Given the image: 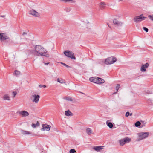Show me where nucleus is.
<instances>
[{
    "label": "nucleus",
    "mask_w": 153,
    "mask_h": 153,
    "mask_svg": "<svg viewBox=\"0 0 153 153\" xmlns=\"http://www.w3.org/2000/svg\"><path fill=\"white\" fill-rule=\"evenodd\" d=\"M31 53L34 55L37 56L40 55L47 57L49 56V54L47 50L43 47L40 45H35L34 50L32 51Z\"/></svg>",
    "instance_id": "1"
},
{
    "label": "nucleus",
    "mask_w": 153,
    "mask_h": 153,
    "mask_svg": "<svg viewBox=\"0 0 153 153\" xmlns=\"http://www.w3.org/2000/svg\"><path fill=\"white\" fill-rule=\"evenodd\" d=\"M149 134V133L148 132H141L138 134V141H140L144 139L147 137Z\"/></svg>",
    "instance_id": "2"
},
{
    "label": "nucleus",
    "mask_w": 153,
    "mask_h": 153,
    "mask_svg": "<svg viewBox=\"0 0 153 153\" xmlns=\"http://www.w3.org/2000/svg\"><path fill=\"white\" fill-rule=\"evenodd\" d=\"M116 61V58L111 57L106 59L105 61V63L106 65L111 64L114 63Z\"/></svg>",
    "instance_id": "3"
},
{
    "label": "nucleus",
    "mask_w": 153,
    "mask_h": 153,
    "mask_svg": "<svg viewBox=\"0 0 153 153\" xmlns=\"http://www.w3.org/2000/svg\"><path fill=\"white\" fill-rule=\"evenodd\" d=\"M131 140V139L128 137H126L119 140V143L120 146H123L125 143H129Z\"/></svg>",
    "instance_id": "4"
},
{
    "label": "nucleus",
    "mask_w": 153,
    "mask_h": 153,
    "mask_svg": "<svg viewBox=\"0 0 153 153\" xmlns=\"http://www.w3.org/2000/svg\"><path fill=\"white\" fill-rule=\"evenodd\" d=\"M64 54L68 57L74 59H75L76 58L74 55V53L72 52L68 51H65L64 52Z\"/></svg>",
    "instance_id": "5"
},
{
    "label": "nucleus",
    "mask_w": 153,
    "mask_h": 153,
    "mask_svg": "<svg viewBox=\"0 0 153 153\" xmlns=\"http://www.w3.org/2000/svg\"><path fill=\"white\" fill-rule=\"evenodd\" d=\"M146 18L144 17L143 14H141L140 16H135L134 17V22L136 23L140 22L142 21L145 19Z\"/></svg>",
    "instance_id": "6"
},
{
    "label": "nucleus",
    "mask_w": 153,
    "mask_h": 153,
    "mask_svg": "<svg viewBox=\"0 0 153 153\" xmlns=\"http://www.w3.org/2000/svg\"><path fill=\"white\" fill-rule=\"evenodd\" d=\"M39 95L34 94L32 96L31 99L33 102L37 103L39 101Z\"/></svg>",
    "instance_id": "7"
},
{
    "label": "nucleus",
    "mask_w": 153,
    "mask_h": 153,
    "mask_svg": "<svg viewBox=\"0 0 153 153\" xmlns=\"http://www.w3.org/2000/svg\"><path fill=\"white\" fill-rule=\"evenodd\" d=\"M9 39V37L6 33H0V39L1 41H4Z\"/></svg>",
    "instance_id": "8"
},
{
    "label": "nucleus",
    "mask_w": 153,
    "mask_h": 153,
    "mask_svg": "<svg viewBox=\"0 0 153 153\" xmlns=\"http://www.w3.org/2000/svg\"><path fill=\"white\" fill-rule=\"evenodd\" d=\"M29 14L35 17H39L40 16V14L33 9H32L30 11Z\"/></svg>",
    "instance_id": "9"
},
{
    "label": "nucleus",
    "mask_w": 153,
    "mask_h": 153,
    "mask_svg": "<svg viewBox=\"0 0 153 153\" xmlns=\"http://www.w3.org/2000/svg\"><path fill=\"white\" fill-rule=\"evenodd\" d=\"M18 113L19 115L22 117H27L29 115V113L25 110L19 111Z\"/></svg>",
    "instance_id": "10"
},
{
    "label": "nucleus",
    "mask_w": 153,
    "mask_h": 153,
    "mask_svg": "<svg viewBox=\"0 0 153 153\" xmlns=\"http://www.w3.org/2000/svg\"><path fill=\"white\" fill-rule=\"evenodd\" d=\"M42 127L41 129L42 130L44 131L46 130L47 131H49L50 130L51 126L46 124H42Z\"/></svg>",
    "instance_id": "11"
},
{
    "label": "nucleus",
    "mask_w": 153,
    "mask_h": 153,
    "mask_svg": "<svg viewBox=\"0 0 153 153\" xmlns=\"http://www.w3.org/2000/svg\"><path fill=\"white\" fill-rule=\"evenodd\" d=\"M149 66V64L148 63H146L145 64L142 65L141 71L142 72H145L146 71V68H147Z\"/></svg>",
    "instance_id": "12"
},
{
    "label": "nucleus",
    "mask_w": 153,
    "mask_h": 153,
    "mask_svg": "<svg viewBox=\"0 0 153 153\" xmlns=\"http://www.w3.org/2000/svg\"><path fill=\"white\" fill-rule=\"evenodd\" d=\"M97 77L94 76L90 78L89 80L91 82L97 83Z\"/></svg>",
    "instance_id": "13"
},
{
    "label": "nucleus",
    "mask_w": 153,
    "mask_h": 153,
    "mask_svg": "<svg viewBox=\"0 0 153 153\" xmlns=\"http://www.w3.org/2000/svg\"><path fill=\"white\" fill-rule=\"evenodd\" d=\"M113 23L115 25L117 26H121L122 25V23L118 21L116 19L113 20Z\"/></svg>",
    "instance_id": "14"
},
{
    "label": "nucleus",
    "mask_w": 153,
    "mask_h": 153,
    "mask_svg": "<svg viewBox=\"0 0 153 153\" xmlns=\"http://www.w3.org/2000/svg\"><path fill=\"white\" fill-rule=\"evenodd\" d=\"M103 146H94L93 148V149L96 151L98 152L103 149Z\"/></svg>",
    "instance_id": "15"
},
{
    "label": "nucleus",
    "mask_w": 153,
    "mask_h": 153,
    "mask_svg": "<svg viewBox=\"0 0 153 153\" xmlns=\"http://www.w3.org/2000/svg\"><path fill=\"white\" fill-rule=\"evenodd\" d=\"M104 82L105 81L103 79L98 77L97 84H101L104 83Z\"/></svg>",
    "instance_id": "16"
},
{
    "label": "nucleus",
    "mask_w": 153,
    "mask_h": 153,
    "mask_svg": "<svg viewBox=\"0 0 153 153\" xmlns=\"http://www.w3.org/2000/svg\"><path fill=\"white\" fill-rule=\"evenodd\" d=\"M40 124L38 121L36 122V123H32L31 125V126L33 128H35L36 127H38L39 126Z\"/></svg>",
    "instance_id": "17"
},
{
    "label": "nucleus",
    "mask_w": 153,
    "mask_h": 153,
    "mask_svg": "<svg viewBox=\"0 0 153 153\" xmlns=\"http://www.w3.org/2000/svg\"><path fill=\"white\" fill-rule=\"evenodd\" d=\"M65 115L67 116H69L73 115V114L69 110H68L67 111H65Z\"/></svg>",
    "instance_id": "18"
},
{
    "label": "nucleus",
    "mask_w": 153,
    "mask_h": 153,
    "mask_svg": "<svg viewBox=\"0 0 153 153\" xmlns=\"http://www.w3.org/2000/svg\"><path fill=\"white\" fill-rule=\"evenodd\" d=\"M86 132L87 134L90 135L91 134H92V131L90 128H88L86 129Z\"/></svg>",
    "instance_id": "19"
},
{
    "label": "nucleus",
    "mask_w": 153,
    "mask_h": 153,
    "mask_svg": "<svg viewBox=\"0 0 153 153\" xmlns=\"http://www.w3.org/2000/svg\"><path fill=\"white\" fill-rule=\"evenodd\" d=\"M3 99L4 100H10V97L9 95L7 94H5L3 97Z\"/></svg>",
    "instance_id": "20"
},
{
    "label": "nucleus",
    "mask_w": 153,
    "mask_h": 153,
    "mask_svg": "<svg viewBox=\"0 0 153 153\" xmlns=\"http://www.w3.org/2000/svg\"><path fill=\"white\" fill-rule=\"evenodd\" d=\"M57 81L58 82H59V83L62 84L65 83V81L62 79H59V78H58L57 79Z\"/></svg>",
    "instance_id": "21"
},
{
    "label": "nucleus",
    "mask_w": 153,
    "mask_h": 153,
    "mask_svg": "<svg viewBox=\"0 0 153 153\" xmlns=\"http://www.w3.org/2000/svg\"><path fill=\"white\" fill-rule=\"evenodd\" d=\"M106 124L110 128H111L113 127V125L112 123L111 122H108L107 121Z\"/></svg>",
    "instance_id": "22"
},
{
    "label": "nucleus",
    "mask_w": 153,
    "mask_h": 153,
    "mask_svg": "<svg viewBox=\"0 0 153 153\" xmlns=\"http://www.w3.org/2000/svg\"><path fill=\"white\" fill-rule=\"evenodd\" d=\"M60 1H63L64 2H69L70 1H71L72 3H75V1H74L73 0H60Z\"/></svg>",
    "instance_id": "23"
},
{
    "label": "nucleus",
    "mask_w": 153,
    "mask_h": 153,
    "mask_svg": "<svg viewBox=\"0 0 153 153\" xmlns=\"http://www.w3.org/2000/svg\"><path fill=\"white\" fill-rule=\"evenodd\" d=\"M105 4L104 2H101L100 3V7L102 8H103Z\"/></svg>",
    "instance_id": "24"
},
{
    "label": "nucleus",
    "mask_w": 153,
    "mask_h": 153,
    "mask_svg": "<svg viewBox=\"0 0 153 153\" xmlns=\"http://www.w3.org/2000/svg\"><path fill=\"white\" fill-rule=\"evenodd\" d=\"M71 10V8L69 7H66L65 9V10L67 12H69Z\"/></svg>",
    "instance_id": "25"
},
{
    "label": "nucleus",
    "mask_w": 153,
    "mask_h": 153,
    "mask_svg": "<svg viewBox=\"0 0 153 153\" xmlns=\"http://www.w3.org/2000/svg\"><path fill=\"white\" fill-rule=\"evenodd\" d=\"M141 124V123L139 121L136 122L135 124V126L136 127H138L140 126Z\"/></svg>",
    "instance_id": "26"
},
{
    "label": "nucleus",
    "mask_w": 153,
    "mask_h": 153,
    "mask_svg": "<svg viewBox=\"0 0 153 153\" xmlns=\"http://www.w3.org/2000/svg\"><path fill=\"white\" fill-rule=\"evenodd\" d=\"M20 74V72L19 71H17V70L15 71L14 73V74L17 76L19 75Z\"/></svg>",
    "instance_id": "27"
},
{
    "label": "nucleus",
    "mask_w": 153,
    "mask_h": 153,
    "mask_svg": "<svg viewBox=\"0 0 153 153\" xmlns=\"http://www.w3.org/2000/svg\"><path fill=\"white\" fill-rule=\"evenodd\" d=\"M120 85L119 84H117V85L116 87V89L117 90V91L115 93H116L118 91Z\"/></svg>",
    "instance_id": "28"
},
{
    "label": "nucleus",
    "mask_w": 153,
    "mask_h": 153,
    "mask_svg": "<svg viewBox=\"0 0 153 153\" xmlns=\"http://www.w3.org/2000/svg\"><path fill=\"white\" fill-rule=\"evenodd\" d=\"M17 92L15 91H13L12 92V94L13 95L12 97L14 98L15 96L16 95Z\"/></svg>",
    "instance_id": "29"
},
{
    "label": "nucleus",
    "mask_w": 153,
    "mask_h": 153,
    "mask_svg": "<svg viewBox=\"0 0 153 153\" xmlns=\"http://www.w3.org/2000/svg\"><path fill=\"white\" fill-rule=\"evenodd\" d=\"M23 133L24 134H30V133L29 132L25 131H23Z\"/></svg>",
    "instance_id": "30"
},
{
    "label": "nucleus",
    "mask_w": 153,
    "mask_h": 153,
    "mask_svg": "<svg viewBox=\"0 0 153 153\" xmlns=\"http://www.w3.org/2000/svg\"><path fill=\"white\" fill-rule=\"evenodd\" d=\"M66 99L67 100H68V101H73V100L72 99V98L71 97H67V98H66Z\"/></svg>",
    "instance_id": "31"
},
{
    "label": "nucleus",
    "mask_w": 153,
    "mask_h": 153,
    "mask_svg": "<svg viewBox=\"0 0 153 153\" xmlns=\"http://www.w3.org/2000/svg\"><path fill=\"white\" fill-rule=\"evenodd\" d=\"M61 63L64 66H66L67 68H71V67L70 66H69V65L66 64L65 63H62V62H61Z\"/></svg>",
    "instance_id": "32"
},
{
    "label": "nucleus",
    "mask_w": 153,
    "mask_h": 153,
    "mask_svg": "<svg viewBox=\"0 0 153 153\" xmlns=\"http://www.w3.org/2000/svg\"><path fill=\"white\" fill-rule=\"evenodd\" d=\"M75 152V150L74 149H72L70 150V153H74Z\"/></svg>",
    "instance_id": "33"
},
{
    "label": "nucleus",
    "mask_w": 153,
    "mask_h": 153,
    "mask_svg": "<svg viewBox=\"0 0 153 153\" xmlns=\"http://www.w3.org/2000/svg\"><path fill=\"white\" fill-rule=\"evenodd\" d=\"M143 29L146 32H147L149 31L148 29L147 28L143 27Z\"/></svg>",
    "instance_id": "34"
},
{
    "label": "nucleus",
    "mask_w": 153,
    "mask_h": 153,
    "mask_svg": "<svg viewBox=\"0 0 153 153\" xmlns=\"http://www.w3.org/2000/svg\"><path fill=\"white\" fill-rule=\"evenodd\" d=\"M130 114V113L128 111L125 114V116L126 117H128L129 115Z\"/></svg>",
    "instance_id": "35"
},
{
    "label": "nucleus",
    "mask_w": 153,
    "mask_h": 153,
    "mask_svg": "<svg viewBox=\"0 0 153 153\" xmlns=\"http://www.w3.org/2000/svg\"><path fill=\"white\" fill-rule=\"evenodd\" d=\"M148 17H149L153 21V16L149 15Z\"/></svg>",
    "instance_id": "36"
},
{
    "label": "nucleus",
    "mask_w": 153,
    "mask_h": 153,
    "mask_svg": "<svg viewBox=\"0 0 153 153\" xmlns=\"http://www.w3.org/2000/svg\"><path fill=\"white\" fill-rule=\"evenodd\" d=\"M39 87H40V88H42V87H43V88H46V86L45 85H39Z\"/></svg>",
    "instance_id": "37"
},
{
    "label": "nucleus",
    "mask_w": 153,
    "mask_h": 153,
    "mask_svg": "<svg viewBox=\"0 0 153 153\" xmlns=\"http://www.w3.org/2000/svg\"><path fill=\"white\" fill-rule=\"evenodd\" d=\"M27 34V33L25 32H23L22 33V35L24 36L25 35H26Z\"/></svg>",
    "instance_id": "38"
},
{
    "label": "nucleus",
    "mask_w": 153,
    "mask_h": 153,
    "mask_svg": "<svg viewBox=\"0 0 153 153\" xmlns=\"http://www.w3.org/2000/svg\"><path fill=\"white\" fill-rule=\"evenodd\" d=\"M145 126V124H143V125H142L141 126V127H143V126Z\"/></svg>",
    "instance_id": "39"
},
{
    "label": "nucleus",
    "mask_w": 153,
    "mask_h": 153,
    "mask_svg": "<svg viewBox=\"0 0 153 153\" xmlns=\"http://www.w3.org/2000/svg\"><path fill=\"white\" fill-rule=\"evenodd\" d=\"M132 115V113H130L129 115L131 116Z\"/></svg>",
    "instance_id": "40"
},
{
    "label": "nucleus",
    "mask_w": 153,
    "mask_h": 153,
    "mask_svg": "<svg viewBox=\"0 0 153 153\" xmlns=\"http://www.w3.org/2000/svg\"><path fill=\"white\" fill-rule=\"evenodd\" d=\"M49 64V63H45V64L48 65Z\"/></svg>",
    "instance_id": "41"
},
{
    "label": "nucleus",
    "mask_w": 153,
    "mask_h": 153,
    "mask_svg": "<svg viewBox=\"0 0 153 153\" xmlns=\"http://www.w3.org/2000/svg\"><path fill=\"white\" fill-rule=\"evenodd\" d=\"M108 25V26L110 27H109V25Z\"/></svg>",
    "instance_id": "42"
},
{
    "label": "nucleus",
    "mask_w": 153,
    "mask_h": 153,
    "mask_svg": "<svg viewBox=\"0 0 153 153\" xmlns=\"http://www.w3.org/2000/svg\"><path fill=\"white\" fill-rule=\"evenodd\" d=\"M148 94H151V93H148Z\"/></svg>",
    "instance_id": "43"
}]
</instances>
